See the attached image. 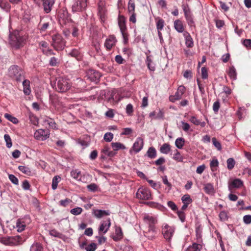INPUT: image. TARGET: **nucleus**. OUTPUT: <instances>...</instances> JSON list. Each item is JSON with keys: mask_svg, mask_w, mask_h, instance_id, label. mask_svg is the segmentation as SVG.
Wrapping results in <instances>:
<instances>
[{"mask_svg": "<svg viewBox=\"0 0 251 251\" xmlns=\"http://www.w3.org/2000/svg\"><path fill=\"white\" fill-rule=\"evenodd\" d=\"M143 222L148 227V230L144 232V235L149 240H152L155 238V234L157 233L156 225L158 223L156 217L148 214L144 215L143 218Z\"/></svg>", "mask_w": 251, "mask_h": 251, "instance_id": "nucleus-1", "label": "nucleus"}, {"mask_svg": "<svg viewBox=\"0 0 251 251\" xmlns=\"http://www.w3.org/2000/svg\"><path fill=\"white\" fill-rule=\"evenodd\" d=\"M71 87V84L69 79L65 77H59L56 79L54 86L53 87L59 93H64L69 90Z\"/></svg>", "mask_w": 251, "mask_h": 251, "instance_id": "nucleus-2", "label": "nucleus"}, {"mask_svg": "<svg viewBox=\"0 0 251 251\" xmlns=\"http://www.w3.org/2000/svg\"><path fill=\"white\" fill-rule=\"evenodd\" d=\"M9 76L17 82H21L24 78V71L17 65H12L9 68Z\"/></svg>", "mask_w": 251, "mask_h": 251, "instance_id": "nucleus-3", "label": "nucleus"}, {"mask_svg": "<svg viewBox=\"0 0 251 251\" xmlns=\"http://www.w3.org/2000/svg\"><path fill=\"white\" fill-rule=\"evenodd\" d=\"M24 38L20 36L18 33L10 34L9 35V43L11 45L16 49L23 46Z\"/></svg>", "mask_w": 251, "mask_h": 251, "instance_id": "nucleus-4", "label": "nucleus"}, {"mask_svg": "<svg viewBox=\"0 0 251 251\" xmlns=\"http://www.w3.org/2000/svg\"><path fill=\"white\" fill-rule=\"evenodd\" d=\"M88 0H73L72 11L73 13L85 11L87 7Z\"/></svg>", "mask_w": 251, "mask_h": 251, "instance_id": "nucleus-5", "label": "nucleus"}, {"mask_svg": "<svg viewBox=\"0 0 251 251\" xmlns=\"http://www.w3.org/2000/svg\"><path fill=\"white\" fill-rule=\"evenodd\" d=\"M52 46L56 50H62L65 46V41L61 35L55 34L52 36Z\"/></svg>", "mask_w": 251, "mask_h": 251, "instance_id": "nucleus-6", "label": "nucleus"}, {"mask_svg": "<svg viewBox=\"0 0 251 251\" xmlns=\"http://www.w3.org/2000/svg\"><path fill=\"white\" fill-rule=\"evenodd\" d=\"M161 232L163 237L167 242H170L175 232V227L169 226L167 224H164L161 227Z\"/></svg>", "mask_w": 251, "mask_h": 251, "instance_id": "nucleus-7", "label": "nucleus"}, {"mask_svg": "<svg viewBox=\"0 0 251 251\" xmlns=\"http://www.w3.org/2000/svg\"><path fill=\"white\" fill-rule=\"evenodd\" d=\"M118 25L124 38V43H126L128 40V34L127 33V28L126 25V19L124 16L122 15L119 16Z\"/></svg>", "mask_w": 251, "mask_h": 251, "instance_id": "nucleus-8", "label": "nucleus"}, {"mask_svg": "<svg viewBox=\"0 0 251 251\" xmlns=\"http://www.w3.org/2000/svg\"><path fill=\"white\" fill-rule=\"evenodd\" d=\"M25 239L19 235L8 237L4 239V244L9 246H18L23 244Z\"/></svg>", "mask_w": 251, "mask_h": 251, "instance_id": "nucleus-9", "label": "nucleus"}, {"mask_svg": "<svg viewBox=\"0 0 251 251\" xmlns=\"http://www.w3.org/2000/svg\"><path fill=\"white\" fill-rule=\"evenodd\" d=\"M138 199L143 200H149L152 199L151 195L150 190L146 188L141 187L138 189L136 194Z\"/></svg>", "mask_w": 251, "mask_h": 251, "instance_id": "nucleus-10", "label": "nucleus"}, {"mask_svg": "<svg viewBox=\"0 0 251 251\" xmlns=\"http://www.w3.org/2000/svg\"><path fill=\"white\" fill-rule=\"evenodd\" d=\"M34 136L37 140L45 141L49 138L50 131L48 129H39L35 132Z\"/></svg>", "mask_w": 251, "mask_h": 251, "instance_id": "nucleus-11", "label": "nucleus"}, {"mask_svg": "<svg viewBox=\"0 0 251 251\" xmlns=\"http://www.w3.org/2000/svg\"><path fill=\"white\" fill-rule=\"evenodd\" d=\"M110 226L111 220L110 218H107L105 220L101 221L98 228L99 235L105 234L109 230Z\"/></svg>", "mask_w": 251, "mask_h": 251, "instance_id": "nucleus-12", "label": "nucleus"}, {"mask_svg": "<svg viewBox=\"0 0 251 251\" xmlns=\"http://www.w3.org/2000/svg\"><path fill=\"white\" fill-rule=\"evenodd\" d=\"M87 76L91 81L98 83L101 77V75L98 71L90 69L87 72Z\"/></svg>", "mask_w": 251, "mask_h": 251, "instance_id": "nucleus-13", "label": "nucleus"}, {"mask_svg": "<svg viewBox=\"0 0 251 251\" xmlns=\"http://www.w3.org/2000/svg\"><path fill=\"white\" fill-rule=\"evenodd\" d=\"M185 92V87L183 85L179 86L175 95L169 97V100L174 102L176 100H180Z\"/></svg>", "mask_w": 251, "mask_h": 251, "instance_id": "nucleus-14", "label": "nucleus"}, {"mask_svg": "<svg viewBox=\"0 0 251 251\" xmlns=\"http://www.w3.org/2000/svg\"><path fill=\"white\" fill-rule=\"evenodd\" d=\"M117 39L115 36L111 35L108 36L105 40L104 46L107 50H110L115 45Z\"/></svg>", "mask_w": 251, "mask_h": 251, "instance_id": "nucleus-15", "label": "nucleus"}, {"mask_svg": "<svg viewBox=\"0 0 251 251\" xmlns=\"http://www.w3.org/2000/svg\"><path fill=\"white\" fill-rule=\"evenodd\" d=\"M144 140L141 137H137L133 145L132 149L135 153L139 152L143 148Z\"/></svg>", "mask_w": 251, "mask_h": 251, "instance_id": "nucleus-16", "label": "nucleus"}, {"mask_svg": "<svg viewBox=\"0 0 251 251\" xmlns=\"http://www.w3.org/2000/svg\"><path fill=\"white\" fill-rule=\"evenodd\" d=\"M44 11L46 13H49L55 3L54 0H43Z\"/></svg>", "mask_w": 251, "mask_h": 251, "instance_id": "nucleus-17", "label": "nucleus"}, {"mask_svg": "<svg viewBox=\"0 0 251 251\" xmlns=\"http://www.w3.org/2000/svg\"><path fill=\"white\" fill-rule=\"evenodd\" d=\"M243 186V182L239 178H235L228 184V189L239 188Z\"/></svg>", "mask_w": 251, "mask_h": 251, "instance_id": "nucleus-18", "label": "nucleus"}, {"mask_svg": "<svg viewBox=\"0 0 251 251\" xmlns=\"http://www.w3.org/2000/svg\"><path fill=\"white\" fill-rule=\"evenodd\" d=\"M93 214L95 217L98 219H100L104 216L109 215L110 212L109 210L93 209Z\"/></svg>", "mask_w": 251, "mask_h": 251, "instance_id": "nucleus-19", "label": "nucleus"}, {"mask_svg": "<svg viewBox=\"0 0 251 251\" xmlns=\"http://www.w3.org/2000/svg\"><path fill=\"white\" fill-rule=\"evenodd\" d=\"M149 117L151 119H163L164 113L161 109H159L157 111H153L149 114Z\"/></svg>", "mask_w": 251, "mask_h": 251, "instance_id": "nucleus-20", "label": "nucleus"}, {"mask_svg": "<svg viewBox=\"0 0 251 251\" xmlns=\"http://www.w3.org/2000/svg\"><path fill=\"white\" fill-rule=\"evenodd\" d=\"M183 35L185 41V45L188 48H192L194 46L193 40L188 31H184Z\"/></svg>", "mask_w": 251, "mask_h": 251, "instance_id": "nucleus-21", "label": "nucleus"}, {"mask_svg": "<svg viewBox=\"0 0 251 251\" xmlns=\"http://www.w3.org/2000/svg\"><path fill=\"white\" fill-rule=\"evenodd\" d=\"M68 55L75 58L78 61L81 60L83 56L79 49H74L72 50L68 53Z\"/></svg>", "mask_w": 251, "mask_h": 251, "instance_id": "nucleus-22", "label": "nucleus"}, {"mask_svg": "<svg viewBox=\"0 0 251 251\" xmlns=\"http://www.w3.org/2000/svg\"><path fill=\"white\" fill-rule=\"evenodd\" d=\"M174 25L175 29L179 33H183L184 31V27L182 22L180 20H176L174 21Z\"/></svg>", "mask_w": 251, "mask_h": 251, "instance_id": "nucleus-23", "label": "nucleus"}, {"mask_svg": "<svg viewBox=\"0 0 251 251\" xmlns=\"http://www.w3.org/2000/svg\"><path fill=\"white\" fill-rule=\"evenodd\" d=\"M112 238L115 241H119L123 238V234L122 231V228L120 227H118L115 230V234L112 236Z\"/></svg>", "mask_w": 251, "mask_h": 251, "instance_id": "nucleus-24", "label": "nucleus"}, {"mask_svg": "<svg viewBox=\"0 0 251 251\" xmlns=\"http://www.w3.org/2000/svg\"><path fill=\"white\" fill-rule=\"evenodd\" d=\"M145 155L147 156L150 159L155 158L157 156V151L156 149L153 147H150Z\"/></svg>", "mask_w": 251, "mask_h": 251, "instance_id": "nucleus-25", "label": "nucleus"}, {"mask_svg": "<svg viewBox=\"0 0 251 251\" xmlns=\"http://www.w3.org/2000/svg\"><path fill=\"white\" fill-rule=\"evenodd\" d=\"M23 86L25 94L29 95L31 93L30 81L27 79L24 80L23 81Z\"/></svg>", "mask_w": 251, "mask_h": 251, "instance_id": "nucleus-26", "label": "nucleus"}, {"mask_svg": "<svg viewBox=\"0 0 251 251\" xmlns=\"http://www.w3.org/2000/svg\"><path fill=\"white\" fill-rule=\"evenodd\" d=\"M189 121L196 126H200L201 127H204L206 125V123L204 122H201L194 116L190 117Z\"/></svg>", "mask_w": 251, "mask_h": 251, "instance_id": "nucleus-27", "label": "nucleus"}, {"mask_svg": "<svg viewBox=\"0 0 251 251\" xmlns=\"http://www.w3.org/2000/svg\"><path fill=\"white\" fill-rule=\"evenodd\" d=\"M203 189L205 192L207 194L212 195L214 193L213 185L210 183L205 184L204 185Z\"/></svg>", "mask_w": 251, "mask_h": 251, "instance_id": "nucleus-28", "label": "nucleus"}, {"mask_svg": "<svg viewBox=\"0 0 251 251\" xmlns=\"http://www.w3.org/2000/svg\"><path fill=\"white\" fill-rule=\"evenodd\" d=\"M0 7L6 12H8L10 10L11 6L7 0H0Z\"/></svg>", "mask_w": 251, "mask_h": 251, "instance_id": "nucleus-29", "label": "nucleus"}, {"mask_svg": "<svg viewBox=\"0 0 251 251\" xmlns=\"http://www.w3.org/2000/svg\"><path fill=\"white\" fill-rule=\"evenodd\" d=\"M159 151L162 153L168 154L171 151V146L168 143H164L161 146Z\"/></svg>", "mask_w": 251, "mask_h": 251, "instance_id": "nucleus-30", "label": "nucleus"}, {"mask_svg": "<svg viewBox=\"0 0 251 251\" xmlns=\"http://www.w3.org/2000/svg\"><path fill=\"white\" fill-rule=\"evenodd\" d=\"M30 251H43V246L39 243H34L31 246Z\"/></svg>", "mask_w": 251, "mask_h": 251, "instance_id": "nucleus-31", "label": "nucleus"}, {"mask_svg": "<svg viewBox=\"0 0 251 251\" xmlns=\"http://www.w3.org/2000/svg\"><path fill=\"white\" fill-rule=\"evenodd\" d=\"M16 226L18 232H22L25 230V224L24 222L18 220L16 222Z\"/></svg>", "mask_w": 251, "mask_h": 251, "instance_id": "nucleus-32", "label": "nucleus"}, {"mask_svg": "<svg viewBox=\"0 0 251 251\" xmlns=\"http://www.w3.org/2000/svg\"><path fill=\"white\" fill-rule=\"evenodd\" d=\"M111 147L113 148V150L118 151L119 150H125L126 149V147L125 145L120 142H113L111 143Z\"/></svg>", "mask_w": 251, "mask_h": 251, "instance_id": "nucleus-33", "label": "nucleus"}, {"mask_svg": "<svg viewBox=\"0 0 251 251\" xmlns=\"http://www.w3.org/2000/svg\"><path fill=\"white\" fill-rule=\"evenodd\" d=\"M228 75L231 79L233 80H235L236 79L237 74L236 69L234 66H231L229 67Z\"/></svg>", "mask_w": 251, "mask_h": 251, "instance_id": "nucleus-34", "label": "nucleus"}, {"mask_svg": "<svg viewBox=\"0 0 251 251\" xmlns=\"http://www.w3.org/2000/svg\"><path fill=\"white\" fill-rule=\"evenodd\" d=\"M71 175L74 178L78 180H81V172L78 170L76 169L71 171Z\"/></svg>", "mask_w": 251, "mask_h": 251, "instance_id": "nucleus-35", "label": "nucleus"}, {"mask_svg": "<svg viewBox=\"0 0 251 251\" xmlns=\"http://www.w3.org/2000/svg\"><path fill=\"white\" fill-rule=\"evenodd\" d=\"M184 144L185 139L183 138L179 137L176 140L175 145L178 149H182L184 146Z\"/></svg>", "mask_w": 251, "mask_h": 251, "instance_id": "nucleus-36", "label": "nucleus"}, {"mask_svg": "<svg viewBox=\"0 0 251 251\" xmlns=\"http://www.w3.org/2000/svg\"><path fill=\"white\" fill-rule=\"evenodd\" d=\"M182 8L184 13L185 17H187L193 15L187 4H183L182 5Z\"/></svg>", "mask_w": 251, "mask_h": 251, "instance_id": "nucleus-37", "label": "nucleus"}, {"mask_svg": "<svg viewBox=\"0 0 251 251\" xmlns=\"http://www.w3.org/2000/svg\"><path fill=\"white\" fill-rule=\"evenodd\" d=\"M61 180V177L59 176H55L52 180L51 187L53 190L56 189L58 183Z\"/></svg>", "mask_w": 251, "mask_h": 251, "instance_id": "nucleus-38", "label": "nucleus"}, {"mask_svg": "<svg viewBox=\"0 0 251 251\" xmlns=\"http://www.w3.org/2000/svg\"><path fill=\"white\" fill-rule=\"evenodd\" d=\"M50 234L52 236L57 237L61 239H63V238L64 237V235L62 233L58 232V231L54 229L50 230Z\"/></svg>", "mask_w": 251, "mask_h": 251, "instance_id": "nucleus-39", "label": "nucleus"}, {"mask_svg": "<svg viewBox=\"0 0 251 251\" xmlns=\"http://www.w3.org/2000/svg\"><path fill=\"white\" fill-rule=\"evenodd\" d=\"M19 170L22 172L23 173L27 175L31 176V171L29 168L25 166H19L18 167Z\"/></svg>", "mask_w": 251, "mask_h": 251, "instance_id": "nucleus-40", "label": "nucleus"}, {"mask_svg": "<svg viewBox=\"0 0 251 251\" xmlns=\"http://www.w3.org/2000/svg\"><path fill=\"white\" fill-rule=\"evenodd\" d=\"M59 64V60L55 57H51L49 62V65L51 67L58 66Z\"/></svg>", "mask_w": 251, "mask_h": 251, "instance_id": "nucleus-41", "label": "nucleus"}, {"mask_svg": "<svg viewBox=\"0 0 251 251\" xmlns=\"http://www.w3.org/2000/svg\"><path fill=\"white\" fill-rule=\"evenodd\" d=\"M135 4L134 0H129L128 3V11L129 13L134 12Z\"/></svg>", "mask_w": 251, "mask_h": 251, "instance_id": "nucleus-42", "label": "nucleus"}, {"mask_svg": "<svg viewBox=\"0 0 251 251\" xmlns=\"http://www.w3.org/2000/svg\"><path fill=\"white\" fill-rule=\"evenodd\" d=\"M227 168L228 170H232L235 164V160L233 158H229L227 159Z\"/></svg>", "mask_w": 251, "mask_h": 251, "instance_id": "nucleus-43", "label": "nucleus"}, {"mask_svg": "<svg viewBox=\"0 0 251 251\" xmlns=\"http://www.w3.org/2000/svg\"><path fill=\"white\" fill-rule=\"evenodd\" d=\"M4 117L12 123L16 124L18 123V120L16 117L12 116L11 115L5 113L4 115Z\"/></svg>", "mask_w": 251, "mask_h": 251, "instance_id": "nucleus-44", "label": "nucleus"}, {"mask_svg": "<svg viewBox=\"0 0 251 251\" xmlns=\"http://www.w3.org/2000/svg\"><path fill=\"white\" fill-rule=\"evenodd\" d=\"M82 211L83 210L82 208L80 207H76L70 210V213L76 216L82 213Z\"/></svg>", "mask_w": 251, "mask_h": 251, "instance_id": "nucleus-45", "label": "nucleus"}, {"mask_svg": "<svg viewBox=\"0 0 251 251\" xmlns=\"http://www.w3.org/2000/svg\"><path fill=\"white\" fill-rule=\"evenodd\" d=\"M219 165V162L216 158L213 159L210 163V166L212 171L216 170L215 168L217 167Z\"/></svg>", "mask_w": 251, "mask_h": 251, "instance_id": "nucleus-46", "label": "nucleus"}, {"mask_svg": "<svg viewBox=\"0 0 251 251\" xmlns=\"http://www.w3.org/2000/svg\"><path fill=\"white\" fill-rule=\"evenodd\" d=\"M4 140L6 142V147L10 148L12 146V143L10 136L8 134H5L4 135Z\"/></svg>", "mask_w": 251, "mask_h": 251, "instance_id": "nucleus-47", "label": "nucleus"}, {"mask_svg": "<svg viewBox=\"0 0 251 251\" xmlns=\"http://www.w3.org/2000/svg\"><path fill=\"white\" fill-rule=\"evenodd\" d=\"M164 21L162 19H159L156 22V28L158 31L161 30L164 26Z\"/></svg>", "mask_w": 251, "mask_h": 251, "instance_id": "nucleus-48", "label": "nucleus"}, {"mask_svg": "<svg viewBox=\"0 0 251 251\" xmlns=\"http://www.w3.org/2000/svg\"><path fill=\"white\" fill-rule=\"evenodd\" d=\"M212 142L213 145L218 151H221L222 150V146L221 143L216 139L215 137L212 138Z\"/></svg>", "mask_w": 251, "mask_h": 251, "instance_id": "nucleus-49", "label": "nucleus"}, {"mask_svg": "<svg viewBox=\"0 0 251 251\" xmlns=\"http://www.w3.org/2000/svg\"><path fill=\"white\" fill-rule=\"evenodd\" d=\"M97 249V245L95 243H91L85 248L86 251H95Z\"/></svg>", "mask_w": 251, "mask_h": 251, "instance_id": "nucleus-50", "label": "nucleus"}, {"mask_svg": "<svg viewBox=\"0 0 251 251\" xmlns=\"http://www.w3.org/2000/svg\"><path fill=\"white\" fill-rule=\"evenodd\" d=\"M173 159L177 161L182 162L183 159V157L181 155L179 151L176 150V152L174 154Z\"/></svg>", "mask_w": 251, "mask_h": 251, "instance_id": "nucleus-51", "label": "nucleus"}, {"mask_svg": "<svg viewBox=\"0 0 251 251\" xmlns=\"http://www.w3.org/2000/svg\"><path fill=\"white\" fill-rule=\"evenodd\" d=\"M113 138V134L111 132H106L103 137V139L107 142H111Z\"/></svg>", "mask_w": 251, "mask_h": 251, "instance_id": "nucleus-52", "label": "nucleus"}, {"mask_svg": "<svg viewBox=\"0 0 251 251\" xmlns=\"http://www.w3.org/2000/svg\"><path fill=\"white\" fill-rule=\"evenodd\" d=\"M46 122L47 123V124L50 128L53 129L57 128L56 127V124L53 119L50 118L49 119L47 120Z\"/></svg>", "mask_w": 251, "mask_h": 251, "instance_id": "nucleus-53", "label": "nucleus"}, {"mask_svg": "<svg viewBox=\"0 0 251 251\" xmlns=\"http://www.w3.org/2000/svg\"><path fill=\"white\" fill-rule=\"evenodd\" d=\"M186 20L188 25L190 27L195 26V22L193 20V15L187 17H185Z\"/></svg>", "mask_w": 251, "mask_h": 251, "instance_id": "nucleus-54", "label": "nucleus"}, {"mask_svg": "<svg viewBox=\"0 0 251 251\" xmlns=\"http://www.w3.org/2000/svg\"><path fill=\"white\" fill-rule=\"evenodd\" d=\"M181 200L183 203H189V204H190L192 202V200L191 199L190 196L189 195H184L181 198Z\"/></svg>", "mask_w": 251, "mask_h": 251, "instance_id": "nucleus-55", "label": "nucleus"}, {"mask_svg": "<svg viewBox=\"0 0 251 251\" xmlns=\"http://www.w3.org/2000/svg\"><path fill=\"white\" fill-rule=\"evenodd\" d=\"M219 218L221 221H226L228 219L227 213L225 211H221L219 214Z\"/></svg>", "mask_w": 251, "mask_h": 251, "instance_id": "nucleus-56", "label": "nucleus"}, {"mask_svg": "<svg viewBox=\"0 0 251 251\" xmlns=\"http://www.w3.org/2000/svg\"><path fill=\"white\" fill-rule=\"evenodd\" d=\"M133 112V105L131 103L128 104L126 106V113L128 116H131Z\"/></svg>", "mask_w": 251, "mask_h": 251, "instance_id": "nucleus-57", "label": "nucleus"}, {"mask_svg": "<svg viewBox=\"0 0 251 251\" xmlns=\"http://www.w3.org/2000/svg\"><path fill=\"white\" fill-rule=\"evenodd\" d=\"M181 127L183 131L186 132H188L190 128V125L188 123L185 122L184 121H181Z\"/></svg>", "mask_w": 251, "mask_h": 251, "instance_id": "nucleus-58", "label": "nucleus"}, {"mask_svg": "<svg viewBox=\"0 0 251 251\" xmlns=\"http://www.w3.org/2000/svg\"><path fill=\"white\" fill-rule=\"evenodd\" d=\"M72 201L68 199V198H66L65 199V200H62L61 201H59V204L61 205V206H62L63 207H66Z\"/></svg>", "mask_w": 251, "mask_h": 251, "instance_id": "nucleus-59", "label": "nucleus"}, {"mask_svg": "<svg viewBox=\"0 0 251 251\" xmlns=\"http://www.w3.org/2000/svg\"><path fill=\"white\" fill-rule=\"evenodd\" d=\"M96 238L97 239L98 243L100 245L104 243L106 241V238L102 236V235L97 236H96Z\"/></svg>", "mask_w": 251, "mask_h": 251, "instance_id": "nucleus-60", "label": "nucleus"}, {"mask_svg": "<svg viewBox=\"0 0 251 251\" xmlns=\"http://www.w3.org/2000/svg\"><path fill=\"white\" fill-rule=\"evenodd\" d=\"M177 216L181 222L183 223L185 221V214L182 211H177Z\"/></svg>", "mask_w": 251, "mask_h": 251, "instance_id": "nucleus-61", "label": "nucleus"}, {"mask_svg": "<svg viewBox=\"0 0 251 251\" xmlns=\"http://www.w3.org/2000/svg\"><path fill=\"white\" fill-rule=\"evenodd\" d=\"M9 179L14 184L18 185L19 184V180L14 175L12 174L9 175Z\"/></svg>", "mask_w": 251, "mask_h": 251, "instance_id": "nucleus-62", "label": "nucleus"}, {"mask_svg": "<svg viewBox=\"0 0 251 251\" xmlns=\"http://www.w3.org/2000/svg\"><path fill=\"white\" fill-rule=\"evenodd\" d=\"M88 189L91 192H95L98 189V186L95 183H91L87 186Z\"/></svg>", "mask_w": 251, "mask_h": 251, "instance_id": "nucleus-63", "label": "nucleus"}, {"mask_svg": "<svg viewBox=\"0 0 251 251\" xmlns=\"http://www.w3.org/2000/svg\"><path fill=\"white\" fill-rule=\"evenodd\" d=\"M244 223L246 225H249L251 223V215H246L243 218Z\"/></svg>", "mask_w": 251, "mask_h": 251, "instance_id": "nucleus-64", "label": "nucleus"}]
</instances>
